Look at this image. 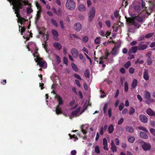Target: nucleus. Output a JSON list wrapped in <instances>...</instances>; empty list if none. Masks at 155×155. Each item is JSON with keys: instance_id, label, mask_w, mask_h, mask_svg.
Masks as SVG:
<instances>
[{"instance_id": "09e8293b", "label": "nucleus", "mask_w": 155, "mask_h": 155, "mask_svg": "<svg viewBox=\"0 0 155 155\" xmlns=\"http://www.w3.org/2000/svg\"><path fill=\"white\" fill-rule=\"evenodd\" d=\"M131 64L130 61L127 62L124 65V67L126 68H128L130 65Z\"/></svg>"}, {"instance_id": "864d4df0", "label": "nucleus", "mask_w": 155, "mask_h": 155, "mask_svg": "<svg viewBox=\"0 0 155 155\" xmlns=\"http://www.w3.org/2000/svg\"><path fill=\"white\" fill-rule=\"evenodd\" d=\"M129 72L131 74H133L134 72V68L133 67H130L129 68Z\"/></svg>"}, {"instance_id": "f03ea898", "label": "nucleus", "mask_w": 155, "mask_h": 155, "mask_svg": "<svg viewBox=\"0 0 155 155\" xmlns=\"http://www.w3.org/2000/svg\"><path fill=\"white\" fill-rule=\"evenodd\" d=\"M95 14V9L94 7H91L90 9L88 15V21L91 22L92 21L94 17Z\"/></svg>"}, {"instance_id": "ddd939ff", "label": "nucleus", "mask_w": 155, "mask_h": 155, "mask_svg": "<svg viewBox=\"0 0 155 155\" xmlns=\"http://www.w3.org/2000/svg\"><path fill=\"white\" fill-rule=\"evenodd\" d=\"M140 134V137L143 139H147L149 137L148 135L145 132L141 131Z\"/></svg>"}, {"instance_id": "412c9836", "label": "nucleus", "mask_w": 155, "mask_h": 155, "mask_svg": "<svg viewBox=\"0 0 155 155\" xmlns=\"http://www.w3.org/2000/svg\"><path fill=\"white\" fill-rule=\"evenodd\" d=\"M138 50L137 46L132 47L130 50V51L133 53H135Z\"/></svg>"}, {"instance_id": "4468645a", "label": "nucleus", "mask_w": 155, "mask_h": 155, "mask_svg": "<svg viewBox=\"0 0 155 155\" xmlns=\"http://www.w3.org/2000/svg\"><path fill=\"white\" fill-rule=\"evenodd\" d=\"M55 111L56 114L58 115L62 114V110L59 105H58L56 106Z\"/></svg>"}, {"instance_id": "680f3d73", "label": "nucleus", "mask_w": 155, "mask_h": 155, "mask_svg": "<svg viewBox=\"0 0 155 155\" xmlns=\"http://www.w3.org/2000/svg\"><path fill=\"white\" fill-rule=\"evenodd\" d=\"M150 131L153 135H155V130L153 128H150Z\"/></svg>"}, {"instance_id": "aec40b11", "label": "nucleus", "mask_w": 155, "mask_h": 155, "mask_svg": "<svg viewBox=\"0 0 155 155\" xmlns=\"http://www.w3.org/2000/svg\"><path fill=\"white\" fill-rule=\"evenodd\" d=\"M56 97L57 98L58 102V105H62L63 104V101L61 97L59 95H57Z\"/></svg>"}, {"instance_id": "9d476101", "label": "nucleus", "mask_w": 155, "mask_h": 155, "mask_svg": "<svg viewBox=\"0 0 155 155\" xmlns=\"http://www.w3.org/2000/svg\"><path fill=\"white\" fill-rule=\"evenodd\" d=\"M142 147L144 150H149L151 148L150 145L145 142H144V143L142 145Z\"/></svg>"}, {"instance_id": "72a5a7b5", "label": "nucleus", "mask_w": 155, "mask_h": 155, "mask_svg": "<svg viewBox=\"0 0 155 155\" xmlns=\"http://www.w3.org/2000/svg\"><path fill=\"white\" fill-rule=\"evenodd\" d=\"M154 34V33L153 32L149 33L146 35L145 36V38L147 39H148L152 37Z\"/></svg>"}, {"instance_id": "2f4dec72", "label": "nucleus", "mask_w": 155, "mask_h": 155, "mask_svg": "<svg viewBox=\"0 0 155 155\" xmlns=\"http://www.w3.org/2000/svg\"><path fill=\"white\" fill-rule=\"evenodd\" d=\"M138 128L140 130H143L146 133H149V132L147 129L143 126H140L138 127Z\"/></svg>"}, {"instance_id": "a19ab883", "label": "nucleus", "mask_w": 155, "mask_h": 155, "mask_svg": "<svg viewBox=\"0 0 155 155\" xmlns=\"http://www.w3.org/2000/svg\"><path fill=\"white\" fill-rule=\"evenodd\" d=\"M51 21L52 23L56 27L58 26V25L57 21L54 19L52 18L51 19Z\"/></svg>"}, {"instance_id": "79ce46f5", "label": "nucleus", "mask_w": 155, "mask_h": 155, "mask_svg": "<svg viewBox=\"0 0 155 155\" xmlns=\"http://www.w3.org/2000/svg\"><path fill=\"white\" fill-rule=\"evenodd\" d=\"M108 104V103H106L104 104L103 109L104 114L106 113L107 109V106Z\"/></svg>"}, {"instance_id": "a878e982", "label": "nucleus", "mask_w": 155, "mask_h": 155, "mask_svg": "<svg viewBox=\"0 0 155 155\" xmlns=\"http://www.w3.org/2000/svg\"><path fill=\"white\" fill-rule=\"evenodd\" d=\"M145 97L149 101L150 100V93L148 91H146L145 94Z\"/></svg>"}, {"instance_id": "1a4fd4ad", "label": "nucleus", "mask_w": 155, "mask_h": 155, "mask_svg": "<svg viewBox=\"0 0 155 155\" xmlns=\"http://www.w3.org/2000/svg\"><path fill=\"white\" fill-rule=\"evenodd\" d=\"M140 120L143 123H147L148 121V119L147 117L143 115L140 114L139 116Z\"/></svg>"}, {"instance_id": "f704fd0d", "label": "nucleus", "mask_w": 155, "mask_h": 155, "mask_svg": "<svg viewBox=\"0 0 155 155\" xmlns=\"http://www.w3.org/2000/svg\"><path fill=\"white\" fill-rule=\"evenodd\" d=\"M113 31L117 32L118 29V25L117 24H114L112 27Z\"/></svg>"}, {"instance_id": "4c0bfd02", "label": "nucleus", "mask_w": 155, "mask_h": 155, "mask_svg": "<svg viewBox=\"0 0 155 155\" xmlns=\"http://www.w3.org/2000/svg\"><path fill=\"white\" fill-rule=\"evenodd\" d=\"M135 19L139 22H142L143 21V18L139 16H137Z\"/></svg>"}, {"instance_id": "0e129e2a", "label": "nucleus", "mask_w": 155, "mask_h": 155, "mask_svg": "<svg viewBox=\"0 0 155 155\" xmlns=\"http://www.w3.org/2000/svg\"><path fill=\"white\" fill-rule=\"evenodd\" d=\"M33 55L34 56V57H36V58L37 57H39V54L38 53V51H35V53L33 54Z\"/></svg>"}, {"instance_id": "052dcab7", "label": "nucleus", "mask_w": 155, "mask_h": 155, "mask_svg": "<svg viewBox=\"0 0 155 155\" xmlns=\"http://www.w3.org/2000/svg\"><path fill=\"white\" fill-rule=\"evenodd\" d=\"M150 124L152 127H155V122L154 121L151 120L150 122Z\"/></svg>"}, {"instance_id": "c03bdc74", "label": "nucleus", "mask_w": 155, "mask_h": 155, "mask_svg": "<svg viewBox=\"0 0 155 155\" xmlns=\"http://www.w3.org/2000/svg\"><path fill=\"white\" fill-rule=\"evenodd\" d=\"M95 152L97 153H100V149L98 146H96L95 147Z\"/></svg>"}, {"instance_id": "f3484780", "label": "nucleus", "mask_w": 155, "mask_h": 155, "mask_svg": "<svg viewBox=\"0 0 155 155\" xmlns=\"http://www.w3.org/2000/svg\"><path fill=\"white\" fill-rule=\"evenodd\" d=\"M52 33L54 36V39H56V38L58 36V32L56 30L52 29Z\"/></svg>"}, {"instance_id": "338daca9", "label": "nucleus", "mask_w": 155, "mask_h": 155, "mask_svg": "<svg viewBox=\"0 0 155 155\" xmlns=\"http://www.w3.org/2000/svg\"><path fill=\"white\" fill-rule=\"evenodd\" d=\"M103 144L104 145L107 144V140L106 138H104L103 139Z\"/></svg>"}, {"instance_id": "4d7b16f0", "label": "nucleus", "mask_w": 155, "mask_h": 155, "mask_svg": "<svg viewBox=\"0 0 155 155\" xmlns=\"http://www.w3.org/2000/svg\"><path fill=\"white\" fill-rule=\"evenodd\" d=\"M105 23L106 25L108 28L110 27V21L109 20H107L105 21Z\"/></svg>"}, {"instance_id": "c85d7f7f", "label": "nucleus", "mask_w": 155, "mask_h": 155, "mask_svg": "<svg viewBox=\"0 0 155 155\" xmlns=\"http://www.w3.org/2000/svg\"><path fill=\"white\" fill-rule=\"evenodd\" d=\"M128 140L129 142L133 143L134 142L135 138L133 136H129L128 137Z\"/></svg>"}, {"instance_id": "6e6552de", "label": "nucleus", "mask_w": 155, "mask_h": 155, "mask_svg": "<svg viewBox=\"0 0 155 155\" xmlns=\"http://www.w3.org/2000/svg\"><path fill=\"white\" fill-rule=\"evenodd\" d=\"M143 78L146 81H148L149 78V76L148 74V70L147 69H145L143 75Z\"/></svg>"}, {"instance_id": "5701e85b", "label": "nucleus", "mask_w": 155, "mask_h": 155, "mask_svg": "<svg viewBox=\"0 0 155 155\" xmlns=\"http://www.w3.org/2000/svg\"><path fill=\"white\" fill-rule=\"evenodd\" d=\"M78 10L80 11H86V9L84 5L81 4L79 6Z\"/></svg>"}, {"instance_id": "a211bd4d", "label": "nucleus", "mask_w": 155, "mask_h": 155, "mask_svg": "<svg viewBox=\"0 0 155 155\" xmlns=\"http://www.w3.org/2000/svg\"><path fill=\"white\" fill-rule=\"evenodd\" d=\"M119 48L118 46H114L111 51V54L113 55L115 54Z\"/></svg>"}, {"instance_id": "b1692460", "label": "nucleus", "mask_w": 155, "mask_h": 155, "mask_svg": "<svg viewBox=\"0 0 155 155\" xmlns=\"http://www.w3.org/2000/svg\"><path fill=\"white\" fill-rule=\"evenodd\" d=\"M42 11H38L36 15V17L35 18L36 21H38L40 19L41 17V14Z\"/></svg>"}, {"instance_id": "37998d69", "label": "nucleus", "mask_w": 155, "mask_h": 155, "mask_svg": "<svg viewBox=\"0 0 155 155\" xmlns=\"http://www.w3.org/2000/svg\"><path fill=\"white\" fill-rule=\"evenodd\" d=\"M124 103H121L120 105L119 109L120 111L122 110L124 108Z\"/></svg>"}, {"instance_id": "6ab92c4d", "label": "nucleus", "mask_w": 155, "mask_h": 155, "mask_svg": "<svg viewBox=\"0 0 155 155\" xmlns=\"http://www.w3.org/2000/svg\"><path fill=\"white\" fill-rule=\"evenodd\" d=\"M146 113L148 115L150 116H153L155 115V113L150 108H149L147 110Z\"/></svg>"}, {"instance_id": "423d86ee", "label": "nucleus", "mask_w": 155, "mask_h": 155, "mask_svg": "<svg viewBox=\"0 0 155 155\" xmlns=\"http://www.w3.org/2000/svg\"><path fill=\"white\" fill-rule=\"evenodd\" d=\"M71 53L74 58H76L78 57L79 51L76 48H73L71 49Z\"/></svg>"}, {"instance_id": "7c9ffc66", "label": "nucleus", "mask_w": 155, "mask_h": 155, "mask_svg": "<svg viewBox=\"0 0 155 155\" xmlns=\"http://www.w3.org/2000/svg\"><path fill=\"white\" fill-rule=\"evenodd\" d=\"M134 9L135 11L138 13L140 12L141 7L140 6L138 5L135 6L134 7Z\"/></svg>"}, {"instance_id": "7ed1b4c3", "label": "nucleus", "mask_w": 155, "mask_h": 155, "mask_svg": "<svg viewBox=\"0 0 155 155\" xmlns=\"http://www.w3.org/2000/svg\"><path fill=\"white\" fill-rule=\"evenodd\" d=\"M65 4L67 8L71 10H74L76 7L74 0H67Z\"/></svg>"}, {"instance_id": "6e6d98bb", "label": "nucleus", "mask_w": 155, "mask_h": 155, "mask_svg": "<svg viewBox=\"0 0 155 155\" xmlns=\"http://www.w3.org/2000/svg\"><path fill=\"white\" fill-rule=\"evenodd\" d=\"M124 119L123 118H121L118 121V125H120L124 122Z\"/></svg>"}, {"instance_id": "f8f14e48", "label": "nucleus", "mask_w": 155, "mask_h": 155, "mask_svg": "<svg viewBox=\"0 0 155 155\" xmlns=\"http://www.w3.org/2000/svg\"><path fill=\"white\" fill-rule=\"evenodd\" d=\"M54 47L57 49L60 50L62 48V46L58 42H55L53 44Z\"/></svg>"}, {"instance_id": "393cba45", "label": "nucleus", "mask_w": 155, "mask_h": 155, "mask_svg": "<svg viewBox=\"0 0 155 155\" xmlns=\"http://www.w3.org/2000/svg\"><path fill=\"white\" fill-rule=\"evenodd\" d=\"M137 83H138V82H137V80L136 79H134L133 80V81L132 82V84H131L132 87L133 88H135L136 87V86L137 84Z\"/></svg>"}, {"instance_id": "39448f33", "label": "nucleus", "mask_w": 155, "mask_h": 155, "mask_svg": "<svg viewBox=\"0 0 155 155\" xmlns=\"http://www.w3.org/2000/svg\"><path fill=\"white\" fill-rule=\"evenodd\" d=\"M43 59L39 57H37V60L36 58H35V61L36 62H37V64L41 68H42L45 64V61H42Z\"/></svg>"}, {"instance_id": "49530a36", "label": "nucleus", "mask_w": 155, "mask_h": 155, "mask_svg": "<svg viewBox=\"0 0 155 155\" xmlns=\"http://www.w3.org/2000/svg\"><path fill=\"white\" fill-rule=\"evenodd\" d=\"M82 40L84 43L87 42L88 40V38L87 36H84L82 38Z\"/></svg>"}, {"instance_id": "bf43d9fd", "label": "nucleus", "mask_w": 155, "mask_h": 155, "mask_svg": "<svg viewBox=\"0 0 155 155\" xmlns=\"http://www.w3.org/2000/svg\"><path fill=\"white\" fill-rule=\"evenodd\" d=\"M108 113L109 116V117H110L112 115V110L111 108L109 109L108 110Z\"/></svg>"}, {"instance_id": "4be33fe9", "label": "nucleus", "mask_w": 155, "mask_h": 155, "mask_svg": "<svg viewBox=\"0 0 155 155\" xmlns=\"http://www.w3.org/2000/svg\"><path fill=\"white\" fill-rule=\"evenodd\" d=\"M131 25H133L134 26L136 29L138 28L141 26V25L140 24L138 23L135 22L134 21L132 23Z\"/></svg>"}, {"instance_id": "bb28decb", "label": "nucleus", "mask_w": 155, "mask_h": 155, "mask_svg": "<svg viewBox=\"0 0 155 155\" xmlns=\"http://www.w3.org/2000/svg\"><path fill=\"white\" fill-rule=\"evenodd\" d=\"M135 112V110L132 107H130L129 110V114L130 115H133Z\"/></svg>"}, {"instance_id": "13d9d810", "label": "nucleus", "mask_w": 155, "mask_h": 155, "mask_svg": "<svg viewBox=\"0 0 155 155\" xmlns=\"http://www.w3.org/2000/svg\"><path fill=\"white\" fill-rule=\"evenodd\" d=\"M74 77H75L76 78H77V79H78L79 80H81V78L80 76L78 74H74Z\"/></svg>"}, {"instance_id": "e433bc0d", "label": "nucleus", "mask_w": 155, "mask_h": 155, "mask_svg": "<svg viewBox=\"0 0 155 155\" xmlns=\"http://www.w3.org/2000/svg\"><path fill=\"white\" fill-rule=\"evenodd\" d=\"M101 38L97 37L94 40V42L96 44H99L100 43Z\"/></svg>"}, {"instance_id": "603ef678", "label": "nucleus", "mask_w": 155, "mask_h": 155, "mask_svg": "<svg viewBox=\"0 0 155 155\" xmlns=\"http://www.w3.org/2000/svg\"><path fill=\"white\" fill-rule=\"evenodd\" d=\"M63 61L64 63L66 65H67L68 64V59L67 58L65 57H64L63 58Z\"/></svg>"}, {"instance_id": "473e14b6", "label": "nucleus", "mask_w": 155, "mask_h": 155, "mask_svg": "<svg viewBox=\"0 0 155 155\" xmlns=\"http://www.w3.org/2000/svg\"><path fill=\"white\" fill-rule=\"evenodd\" d=\"M125 18L126 19L127 22L129 24H131L132 25V23L133 22L134 20H133L131 18H128L125 17Z\"/></svg>"}, {"instance_id": "e2e57ef3", "label": "nucleus", "mask_w": 155, "mask_h": 155, "mask_svg": "<svg viewBox=\"0 0 155 155\" xmlns=\"http://www.w3.org/2000/svg\"><path fill=\"white\" fill-rule=\"evenodd\" d=\"M120 72L123 74H124L125 73V70L124 68H121L120 69Z\"/></svg>"}, {"instance_id": "a18cd8bd", "label": "nucleus", "mask_w": 155, "mask_h": 155, "mask_svg": "<svg viewBox=\"0 0 155 155\" xmlns=\"http://www.w3.org/2000/svg\"><path fill=\"white\" fill-rule=\"evenodd\" d=\"M147 64L148 65H150L152 63V61H151V58L150 57H149L147 61Z\"/></svg>"}, {"instance_id": "58836bf2", "label": "nucleus", "mask_w": 155, "mask_h": 155, "mask_svg": "<svg viewBox=\"0 0 155 155\" xmlns=\"http://www.w3.org/2000/svg\"><path fill=\"white\" fill-rule=\"evenodd\" d=\"M27 13L28 14H30L31 13H32L33 12V10L32 9L29 7H28L27 8Z\"/></svg>"}, {"instance_id": "f257e3e1", "label": "nucleus", "mask_w": 155, "mask_h": 155, "mask_svg": "<svg viewBox=\"0 0 155 155\" xmlns=\"http://www.w3.org/2000/svg\"><path fill=\"white\" fill-rule=\"evenodd\" d=\"M14 2L13 9H16L17 11H19V9L22 8V7L23 6L22 2L23 0H13Z\"/></svg>"}, {"instance_id": "cd10ccee", "label": "nucleus", "mask_w": 155, "mask_h": 155, "mask_svg": "<svg viewBox=\"0 0 155 155\" xmlns=\"http://www.w3.org/2000/svg\"><path fill=\"white\" fill-rule=\"evenodd\" d=\"M72 68L73 70L76 72L78 71V69L77 66L74 63H72L71 64Z\"/></svg>"}, {"instance_id": "774afa93", "label": "nucleus", "mask_w": 155, "mask_h": 155, "mask_svg": "<svg viewBox=\"0 0 155 155\" xmlns=\"http://www.w3.org/2000/svg\"><path fill=\"white\" fill-rule=\"evenodd\" d=\"M111 150L114 152H116L117 151L116 147L115 145L111 147Z\"/></svg>"}, {"instance_id": "c9c22d12", "label": "nucleus", "mask_w": 155, "mask_h": 155, "mask_svg": "<svg viewBox=\"0 0 155 155\" xmlns=\"http://www.w3.org/2000/svg\"><path fill=\"white\" fill-rule=\"evenodd\" d=\"M129 88L128 84L127 82L124 83V91L126 92L128 91Z\"/></svg>"}, {"instance_id": "de8ad7c7", "label": "nucleus", "mask_w": 155, "mask_h": 155, "mask_svg": "<svg viewBox=\"0 0 155 155\" xmlns=\"http://www.w3.org/2000/svg\"><path fill=\"white\" fill-rule=\"evenodd\" d=\"M35 5L37 9L39 10L38 11H42L41 7L38 2H36Z\"/></svg>"}, {"instance_id": "8fccbe9b", "label": "nucleus", "mask_w": 155, "mask_h": 155, "mask_svg": "<svg viewBox=\"0 0 155 155\" xmlns=\"http://www.w3.org/2000/svg\"><path fill=\"white\" fill-rule=\"evenodd\" d=\"M145 38V36L144 35H143L139 37L138 39V41H141L143 40H144V38Z\"/></svg>"}, {"instance_id": "5fc2aeb1", "label": "nucleus", "mask_w": 155, "mask_h": 155, "mask_svg": "<svg viewBox=\"0 0 155 155\" xmlns=\"http://www.w3.org/2000/svg\"><path fill=\"white\" fill-rule=\"evenodd\" d=\"M114 15L116 18L118 17L119 16V12L117 10H116L115 11L114 13Z\"/></svg>"}, {"instance_id": "69168bd1", "label": "nucleus", "mask_w": 155, "mask_h": 155, "mask_svg": "<svg viewBox=\"0 0 155 155\" xmlns=\"http://www.w3.org/2000/svg\"><path fill=\"white\" fill-rule=\"evenodd\" d=\"M142 7L143 9L145 8V10L146 8H147L145 7V3L143 1V0L142 1Z\"/></svg>"}, {"instance_id": "2eb2a0df", "label": "nucleus", "mask_w": 155, "mask_h": 155, "mask_svg": "<svg viewBox=\"0 0 155 155\" xmlns=\"http://www.w3.org/2000/svg\"><path fill=\"white\" fill-rule=\"evenodd\" d=\"M80 108H78L76 110L72 111L71 113V114L73 116V117H74V116L76 117L78 116H79V115H78V114L79 112H80Z\"/></svg>"}, {"instance_id": "9b49d317", "label": "nucleus", "mask_w": 155, "mask_h": 155, "mask_svg": "<svg viewBox=\"0 0 155 155\" xmlns=\"http://www.w3.org/2000/svg\"><path fill=\"white\" fill-rule=\"evenodd\" d=\"M81 25L78 22H77L75 24L74 26V28L75 30L77 31H79L81 29Z\"/></svg>"}, {"instance_id": "0eeeda50", "label": "nucleus", "mask_w": 155, "mask_h": 155, "mask_svg": "<svg viewBox=\"0 0 155 155\" xmlns=\"http://www.w3.org/2000/svg\"><path fill=\"white\" fill-rule=\"evenodd\" d=\"M143 42H141L139 45L137 46L138 50H144L147 49V45L145 44H143Z\"/></svg>"}, {"instance_id": "3c124183", "label": "nucleus", "mask_w": 155, "mask_h": 155, "mask_svg": "<svg viewBox=\"0 0 155 155\" xmlns=\"http://www.w3.org/2000/svg\"><path fill=\"white\" fill-rule=\"evenodd\" d=\"M19 31H20V27H21V33L22 35V33L24 32L25 30V28L24 27H22L21 26H20L19 25Z\"/></svg>"}, {"instance_id": "dca6fc26", "label": "nucleus", "mask_w": 155, "mask_h": 155, "mask_svg": "<svg viewBox=\"0 0 155 155\" xmlns=\"http://www.w3.org/2000/svg\"><path fill=\"white\" fill-rule=\"evenodd\" d=\"M126 131L130 133H132L134 131V129L132 127L127 126L126 127Z\"/></svg>"}, {"instance_id": "20e7f679", "label": "nucleus", "mask_w": 155, "mask_h": 155, "mask_svg": "<svg viewBox=\"0 0 155 155\" xmlns=\"http://www.w3.org/2000/svg\"><path fill=\"white\" fill-rule=\"evenodd\" d=\"M148 10H143L141 12H140L139 15L143 18H147L149 15H150L152 12V9H150L149 11Z\"/></svg>"}, {"instance_id": "c756f323", "label": "nucleus", "mask_w": 155, "mask_h": 155, "mask_svg": "<svg viewBox=\"0 0 155 155\" xmlns=\"http://www.w3.org/2000/svg\"><path fill=\"white\" fill-rule=\"evenodd\" d=\"M114 128L113 125L112 124L110 125L108 127V131L109 133H111L113 131Z\"/></svg>"}, {"instance_id": "ea45409f", "label": "nucleus", "mask_w": 155, "mask_h": 155, "mask_svg": "<svg viewBox=\"0 0 155 155\" xmlns=\"http://www.w3.org/2000/svg\"><path fill=\"white\" fill-rule=\"evenodd\" d=\"M84 74L85 77L87 78L89 77V71L88 69H86L85 71Z\"/></svg>"}]
</instances>
